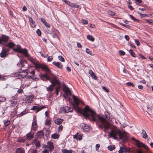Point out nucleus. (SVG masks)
Segmentation results:
<instances>
[{
	"instance_id": "10",
	"label": "nucleus",
	"mask_w": 153,
	"mask_h": 153,
	"mask_svg": "<svg viewBox=\"0 0 153 153\" xmlns=\"http://www.w3.org/2000/svg\"><path fill=\"white\" fill-rule=\"evenodd\" d=\"M34 97L33 95H30L27 97L25 99V101L26 103H30L32 101Z\"/></svg>"
},
{
	"instance_id": "31",
	"label": "nucleus",
	"mask_w": 153,
	"mask_h": 153,
	"mask_svg": "<svg viewBox=\"0 0 153 153\" xmlns=\"http://www.w3.org/2000/svg\"><path fill=\"white\" fill-rule=\"evenodd\" d=\"M27 113V112L26 111H23L22 112H21L20 113L18 114L17 115V117H20L23 115L26 114Z\"/></svg>"
},
{
	"instance_id": "29",
	"label": "nucleus",
	"mask_w": 153,
	"mask_h": 153,
	"mask_svg": "<svg viewBox=\"0 0 153 153\" xmlns=\"http://www.w3.org/2000/svg\"><path fill=\"white\" fill-rule=\"evenodd\" d=\"M51 137L53 139H56L59 137V135L57 134L54 133L52 135Z\"/></svg>"
},
{
	"instance_id": "47",
	"label": "nucleus",
	"mask_w": 153,
	"mask_h": 153,
	"mask_svg": "<svg viewBox=\"0 0 153 153\" xmlns=\"http://www.w3.org/2000/svg\"><path fill=\"white\" fill-rule=\"evenodd\" d=\"M36 32L39 36H40L41 34V31L39 29H37L36 30Z\"/></svg>"
},
{
	"instance_id": "45",
	"label": "nucleus",
	"mask_w": 153,
	"mask_h": 153,
	"mask_svg": "<svg viewBox=\"0 0 153 153\" xmlns=\"http://www.w3.org/2000/svg\"><path fill=\"white\" fill-rule=\"evenodd\" d=\"M42 65L37 64L36 65V68H41Z\"/></svg>"
},
{
	"instance_id": "27",
	"label": "nucleus",
	"mask_w": 153,
	"mask_h": 153,
	"mask_svg": "<svg viewBox=\"0 0 153 153\" xmlns=\"http://www.w3.org/2000/svg\"><path fill=\"white\" fill-rule=\"evenodd\" d=\"M87 38L89 40L94 42V37L90 35H88L87 36Z\"/></svg>"
},
{
	"instance_id": "17",
	"label": "nucleus",
	"mask_w": 153,
	"mask_h": 153,
	"mask_svg": "<svg viewBox=\"0 0 153 153\" xmlns=\"http://www.w3.org/2000/svg\"><path fill=\"white\" fill-rule=\"evenodd\" d=\"M125 151H126V147L124 146H121L118 151L119 153H126Z\"/></svg>"
},
{
	"instance_id": "42",
	"label": "nucleus",
	"mask_w": 153,
	"mask_h": 153,
	"mask_svg": "<svg viewBox=\"0 0 153 153\" xmlns=\"http://www.w3.org/2000/svg\"><path fill=\"white\" fill-rule=\"evenodd\" d=\"M126 84L128 86H131L132 87H134V85L133 83H131L130 82H128Z\"/></svg>"
},
{
	"instance_id": "34",
	"label": "nucleus",
	"mask_w": 153,
	"mask_h": 153,
	"mask_svg": "<svg viewBox=\"0 0 153 153\" xmlns=\"http://www.w3.org/2000/svg\"><path fill=\"white\" fill-rule=\"evenodd\" d=\"M40 142L39 141H36V142H35V143H34L36 148L39 147L40 146Z\"/></svg>"
},
{
	"instance_id": "39",
	"label": "nucleus",
	"mask_w": 153,
	"mask_h": 153,
	"mask_svg": "<svg viewBox=\"0 0 153 153\" xmlns=\"http://www.w3.org/2000/svg\"><path fill=\"white\" fill-rule=\"evenodd\" d=\"M86 52L87 53L90 55H92L91 51L88 48H86Z\"/></svg>"
},
{
	"instance_id": "57",
	"label": "nucleus",
	"mask_w": 153,
	"mask_h": 153,
	"mask_svg": "<svg viewBox=\"0 0 153 153\" xmlns=\"http://www.w3.org/2000/svg\"><path fill=\"white\" fill-rule=\"evenodd\" d=\"M23 91V90L22 89H19L18 90L17 92L19 94L22 93Z\"/></svg>"
},
{
	"instance_id": "14",
	"label": "nucleus",
	"mask_w": 153,
	"mask_h": 153,
	"mask_svg": "<svg viewBox=\"0 0 153 153\" xmlns=\"http://www.w3.org/2000/svg\"><path fill=\"white\" fill-rule=\"evenodd\" d=\"M8 38V36H3L1 38H0V44H3L4 42H7Z\"/></svg>"
},
{
	"instance_id": "18",
	"label": "nucleus",
	"mask_w": 153,
	"mask_h": 153,
	"mask_svg": "<svg viewBox=\"0 0 153 153\" xmlns=\"http://www.w3.org/2000/svg\"><path fill=\"white\" fill-rule=\"evenodd\" d=\"M88 73L92 78L95 80H97V78L96 76L95 73L92 71V70H89Z\"/></svg>"
},
{
	"instance_id": "55",
	"label": "nucleus",
	"mask_w": 153,
	"mask_h": 153,
	"mask_svg": "<svg viewBox=\"0 0 153 153\" xmlns=\"http://www.w3.org/2000/svg\"><path fill=\"white\" fill-rule=\"evenodd\" d=\"M25 140L24 139H20L18 140V141L19 142H25Z\"/></svg>"
},
{
	"instance_id": "28",
	"label": "nucleus",
	"mask_w": 153,
	"mask_h": 153,
	"mask_svg": "<svg viewBox=\"0 0 153 153\" xmlns=\"http://www.w3.org/2000/svg\"><path fill=\"white\" fill-rule=\"evenodd\" d=\"M15 45V44L13 42H10L8 43L7 46L9 48H11L14 47Z\"/></svg>"
},
{
	"instance_id": "19",
	"label": "nucleus",
	"mask_w": 153,
	"mask_h": 153,
	"mask_svg": "<svg viewBox=\"0 0 153 153\" xmlns=\"http://www.w3.org/2000/svg\"><path fill=\"white\" fill-rule=\"evenodd\" d=\"M48 148L50 151H52L54 149V146L53 143L51 142H48Z\"/></svg>"
},
{
	"instance_id": "61",
	"label": "nucleus",
	"mask_w": 153,
	"mask_h": 153,
	"mask_svg": "<svg viewBox=\"0 0 153 153\" xmlns=\"http://www.w3.org/2000/svg\"><path fill=\"white\" fill-rule=\"evenodd\" d=\"M27 8L25 6H23V8H22V10L23 11H25L27 10Z\"/></svg>"
},
{
	"instance_id": "40",
	"label": "nucleus",
	"mask_w": 153,
	"mask_h": 153,
	"mask_svg": "<svg viewBox=\"0 0 153 153\" xmlns=\"http://www.w3.org/2000/svg\"><path fill=\"white\" fill-rule=\"evenodd\" d=\"M50 133V131L48 130H47L46 131L45 136L46 137H48L49 136Z\"/></svg>"
},
{
	"instance_id": "26",
	"label": "nucleus",
	"mask_w": 153,
	"mask_h": 153,
	"mask_svg": "<svg viewBox=\"0 0 153 153\" xmlns=\"http://www.w3.org/2000/svg\"><path fill=\"white\" fill-rule=\"evenodd\" d=\"M62 152L63 153H72L73 151L71 149L68 150L66 149H63L62 150Z\"/></svg>"
},
{
	"instance_id": "9",
	"label": "nucleus",
	"mask_w": 153,
	"mask_h": 153,
	"mask_svg": "<svg viewBox=\"0 0 153 153\" xmlns=\"http://www.w3.org/2000/svg\"><path fill=\"white\" fill-rule=\"evenodd\" d=\"M41 68L44 71H45L48 75L51 74V70L45 65H42Z\"/></svg>"
},
{
	"instance_id": "33",
	"label": "nucleus",
	"mask_w": 153,
	"mask_h": 153,
	"mask_svg": "<svg viewBox=\"0 0 153 153\" xmlns=\"http://www.w3.org/2000/svg\"><path fill=\"white\" fill-rule=\"evenodd\" d=\"M129 52L132 56L133 57H135V53L133 51V50H132L130 49Z\"/></svg>"
},
{
	"instance_id": "6",
	"label": "nucleus",
	"mask_w": 153,
	"mask_h": 153,
	"mask_svg": "<svg viewBox=\"0 0 153 153\" xmlns=\"http://www.w3.org/2000/svg\"><path fill=\"white\" fill-rule=\"evenodd\" d=\"M80 126L81 128L85 132H88L90 130L89 127L88 125L85 123H82L80 124Z\"/></svg>"
},
{
	"instance_id": "7",
	"label": "nucleus",
	"mask_w": 153,
	"mask_h": 153,
	"mask_svg": "<svg viewBox=\"0 0 153 153\" xmlns=\"http://www.w3.org/2000/svg\"><path fill=\"white\" fill-rule=\"evenodd\" d=\"M61 112L63 113H68L73 111V108L68 106H65L61 108Z\"/></svg>"
},
{
	"instance_id": "35",
	"label": "nucleus",
	"mask_w": 153,
	"mask_h": 153,
	"mask_svg": "<svg viewBox=\"0 0 153 153\" xmlns=\"http://www.w3.org/2000/svg\"><path fill=\"white\" fill-rule=\"evenodd\" d=\"M4 123L5 125L6 126H8L10 123V121L8 120H7L6 121L5 120L4 121Z\"/></svg>"
},
{
	"instance_id": "36",
	"label": "nucleus",
	"mask_w": 153,
	"mask_h": 153,
	"mask_svg": "<svg viewBox=\"0 0 153 153\" xmlns=\"http://www.w3.org/2000/svg\"><path fill=\"white\" fill-rule=\"evenodd\" d=\"M138 13L140 15L141 17H144L146 16H148V15L147 14H142L141 13L139 12Z\"/></svg>"
},
{
	"instance_id": "22",
	"label": "nucleus",
	"mask_w": 153,
	"mask_h": 153,
	"mask_svg": "<svg viewBox=\"0 0 153 153\" xmlns=\"http://www.w3.org/2000/svg\"><path fill=\"white\" fill-rule=\"evenodd\" d=\"M24 149L22 148H19L16 149V153H24Z\"/></svg>"
},
{
	"instance_id": "58",
	"label": "nucleus",
	"mask_w": 153,
	"mask_h": 153,
	"mask_svg": "<svg viewBox=\"0 0 153 153\" xmlns=\"http://www.w3.org/2000/svg\"><path fill=\"white\" fill-rule=\"evenodd\" d=\"M109 15H114L115 14V13L114 12H113L112 11H110L109 12Z\"/></svg>"
},
{
	"instance_id": "4",
	"label": "nucleus",
	"mask_w": 153,
	"mask_h": 153,
	"mask_svg": "<svg viewBox=\"0 0 153 153\" xmlns=\"http://www.w3.org/2000/svg\"><path fill=\"white\" fill-rule=\"evenodd\" d=\"M21 71L19 72V78H23L25 77L27 74V70L26 69L24 70H21Z\"/></svg>"
},
{
	"instance_id": "52",
	"label": "nucleus",
	"mask_w": 153,
	"mask_h": 153,
	"mask_svg": "<svg viewBox=\"0 0 153 153\" xmlns=\"http://www.w3.org/2000/svg\"><path fill=\"white\" fill-rule=\"evenodd\" d=\"M72 7L78 8L79 7V5L75 4H72Z\"/></svg>"
},
{
	"instance_id": "51",
	"label": "nucleus",
	"mask_w": 153,
	"mask_h": 153,
	"mask_svg": "<svg viewBox=\"0 0 153 153\" xmlns=\"http://www.w3.org/2000/svg\"><path fill=\"white\" fill-rule=\"evenodd\" d=\"M100 147V145L99 144H97L95 146L96 150L97 151H98V150L99 149Z\"/></svg>"
},
{
	"instance_id": "32",
	"label": "nucleus",
	"mask_w": 153,
	"mask_h": 153,
	"mask_svg": "<svg viewBox=\"0 0 153 153\" xmlns=\"http://www.w3.org/2000/svg\"><path fill=\"white\" fill-rule=\"evenodd\" d=\"M115 146L114 145H110L108 146V149L110 151H112L115 149Z\"/></svg>"
},
{
	"instance_id": "62",
	"label": "nucleus",
	"mask_w": 153,
	"mask_h": 153,
	"mask_svg": "<svg viewBox=\"0 0 153 153\" xmlns=\"http://www.w3.org/2000/svg\"><path fill=\"white\" fill-rule=\"evenodd\" d=\"M95 26L94 25L91 24L90 25V28H95Z\"/></svg>"
},
{
	"instance_id": "48",
	"label": "nucleus",
	"mask_w": 153,
	"mask_h": 153,
	"mask_svg": "<svg viewBox=\"0 0 153 153\" xmlns=\"http://www.w3.org/2000/svg\"><path fill=\"white\" fill-rule=\"evenodd\" d=\"M119 53L120 55H124L125 54V53L124 51H119Z\"/></svg>"
},
{
	"instance_id": "41",
	"label": "nucleus",
	"mask_w": 153,
	"mask_h": 153,
	"mask_svg": "<svg viewBox=\"0 0 153 153\" xmlns=\"http://www.w3.org/2000/svg\"><path fill=\"white\" fill-rule=\"evenodd\" d=\"M53 59V56H48L47 58V61L48 62H50Z\"/></svg>"
},
{
	"instance_id": "20",
	"label": "nucleus",
	"mask_w": 153,
	"mask_h": 153,
	"mask_svg": "<svg viewBox=\"0 0 153 153\" xmlns=\"http://www.w3.org/2000/svg\"><path fill=\"white\" fill-rule=\"evenodd\" d=\"M26 62L27 61H23L22 60H20L19 62L18 63L17 65L19 67L22 68L25 66V65L24 64V63Z\"/></svg>"
},
{
	"instance_id": "25",
	"label": "nucleus",
	"mask_w": 153,
	"mask_h": 153,
	"mask_svg": "<svg viewBox=\"0 0 153 153\" xmlns=\"http://www.w3.org/2000/svg\"><path fill=\"white\" fill-rule=\"evenodd\" d=\"M141 134L143 135V137L144 138H147L148 137V136L146 132V131L144 130H142Z\"/></svg>"
},
{
	"instance_id": "5",
	"label": "nucleus",
	"mask_w": 153,
	"mask_h": 153,
	"mask_svg": "<svg viewBox=\"0 0 153 153\" xmlns=\"http://www.w3.org/2000/svg\"><path fill=\"white\" fill-rule=\"evenodd\" d=\"M136 142L137 143L136 145L137 147H143L146 149L147 150H149V148L147 146L142 143L140 142L139 140H137Z\"/></svg>"
},
{
	"instance_id": "59",
	"label": "nucleus",
	"mask_w": 153,
	"mask_h": 153,
	"mask_svg": "<svg viewBox=\"0 0 153 153\" xmlns=\"http://www.w3.org/2000/svg\"><path fill=\"white\" fill-rule=\"evenodd\" d=\"M62 0L65 3L67 4H69L70 3V2L69 1H67V0Z\"/></svg>"
},
{
	"instance_id": "46",
	"label": "nucleus",
	"mask_w": 153,
	"mask_h": 153,
	"mask_svg": "<svg viewBox=\"0 0 153 153\" xmlns=\"http://www.w3.org/2000/svg\"><path fill=\"white\" fill-rule=\"evenodd\" d=\"M42 153H49V150L47 149H45L42 151Z\"/></svg>"
},
{
	"instance_id": "56",
	"label": "nucleus",
	"mask_w": 153,
	"mask_h": 153,
	"mask_svg": "<svg viewBox=\"0 0 153 153\" xmlns=\"http://www.w3.org/2000/svg\"><path fill=\"white\" fill-rule=\"evenodd\" d=\"M125 39L127 40L128 41L129 39V37L128 35H126L125 36Z\"/></svg>"
},
{
	"instance_id": "12",
	"label": "nucleus",
	"mask_w": 153,
	"mask_h": 153,
	"mask_svg": "<svg viewBox=\"0 0 153 153\" xmlns=\"http://www.w3.org/2000/svg\"><path fill=\"white\" fill-rule=\"evenodd\" d=\"M45 108V106L39 107V106H33L31 109L32 110H36V112H38L44 108Z\"/></svg>"
},
{
	"instance_id": "23",
	"label": "nucleus",
	"mask_w": 153,
	"mask_h": 153,
	"mask_svg": "<svg viewBox=\"0 0 153 153\" xmlns=\"http://www.w3.org/2000/svg\"><path fill=\"white\" fill-rule=\"evenodd\" d=\"M63 120L61 119H58L56 120H55L54 122L56 124L59 125L62 123L63 121Z\"/></svg>"
},
{
	"instance_id": "53",
	"label": "nucleus",
	"mask_w": 153,
	"mask_h": 153,
	"mask_svg": "<svg viewBox=\"0 0 153 153\" xmlns=\"http://www.w3.org/2000/svg\"><path fill=\"white\" fill-rule=\"evenodd\" d=\"M129 16H130V17L131 18V19H133L135 21L136 20V19L134 18V17L132 15H129Z\"/></svg>"
},
{
	"instance_id": "11",
	"label": "nucleus",
	"mask_w": 153,
	"mask_h": 153,
	"mask_svg": "<svg viewBox=\"0 0 153 153\" xmlns=\"http://www.w3.org/2000/svg\"><path fill=\"white\" fill-rule=\"evenodd\" d=\"M34 121L33 122L31 127V130L32 131H35L37 129V124L36 122V120L33 119Z\"/></svg>"
},
{
	"instance_id": "43",
	"label": "nucleus",
	"mask_w": 153,
	"mask_h": 153,
	"mask_svg": "<svg viewBox=\"0 0 153 153\" xmlns=\"http://www.w3.org/2000/svg\"><path fill=\"white\" fill-rule=\"evenodd\" d=\"M77 136L76 137V138L77 139H79V140H81L82 139V137L81 135H77V134H76L75 136Z\"/></svg>"
},
{
	"instance_id": "50",
	"label": "nucleus",
	"mask_w": 153,
	"mask_h": 153,
	"mask_svg": "<svg viewBox=\"0 0 153 153\" xmlns=\"http://www.w3.org/2000/svg\"><path fill=\"white\" fill-rule=\"evenodd\" d=\"M102 88L103 90L107 92H108L109 91L108 90L107 88L105 86H103L102 87Z\"/></svg>"
},
{
	"instance_id": "64",
	"label": "nucleus",
	"mask_w": 153,
	"mask_h": 153,
	"mask_svg": "<svg viewBox=\"0 0 153 153\" xmlns=\"http://www.w3.org/2000/svg\"><path fill=\"white\" fill-rule=\"evenodd\" d=\"M139 56H140V57L142 58V59H145L146 58L145 57V56H143L142 54H140L139 55Z\"/></svg>"
},
{
	"instance_id": "30",
	"label": "nucleus",
	"mask_w": 153,
	"mask_h": 153,
	"mask_svg": "<svg viewBox=\"0 0 153 153\" xmlns=\"http://www.w3.org/2000/svg\"><path fill=\"white\" fill-rule=\"evenodd\" d=\"M47 90L48 91H52L53 90V88L52 85H51L48 87L47 88Z\"/></svg>"
},
{
	"instance_id": "16",
	"label": "nucleus",
	"mask_w": 153,
	"mask_h": 153,
	"mask_svg": "<svg viewBox=\"0 0 153 153\" xmlns=\"http://www.w3.org/2000/svg\"><path fill=\"white\" fill-rule=\"evenodd\" d=\"M53 64L59 68L62 69L63 68V65L60 62H54Z\"/></svg>"
},
{
	"instance_id": "8",
	"label": "nucleus",
	"mask_w": 153,
	"mask_h": 153,
	"mask_svg": "<svg viewBox=\"0 0 153 153\" xmlns=\"http://www.w3.org/2000/svg\"><path fill=\"white\" fill-rule=\"evenodd\" d=\"M63 90L67 96H68V95H71V92L69 88L65 85H64L63 87Z\"/></svg>"
},
{
	"instance_id": "44",
	"label": "nucleus",
	"mask_w": 153,
	"mask_h": 153,
	"mask_svg": "<svg viewBox=\"0 0 153 153\" xmlns=\"http://www.w3.org/2000/svg\"><path fill=\"white\" fill-rule=\"evenodd\" d=\"M82 22L84 25L88 24V22L87 20L83 19H82Z\"/></svg>"
},
{
	"instance_id": "24",
	"label": "nucleus",
	"mask_w": 153,
	"mask_h": 153,
	"mask_svg": "<svg viewBox=\"0 0 153 153\" xmlns=\"http://www.w3.org/2000/svg\"><path fill=\"white\" fill-rule=\"evenodd\" d=\"M36 135L38 137L41 138L42 137H43L44 133L43 132L41 131L38 132L37 133Z\"/></svg>"
},
{
	"instance_id": "13",
	"label": "nucleus",
	"mask_w": 153,
	"mask_h": 153,
	"mask_svg": "<svg viewBox=\"0 0 153 153\" xmlns=\"http://www.w3.org/2000/svg\"><path fill=\"white\" fill-rule=\"evenodd\" d=\"M8 51V49L3 48L2 52L0 53V56L1 57H5L7 55V53Z\"/></svg>"
},
{
	"instance_id": "60",
	"label": "nucleus",
	"mask_w": 153,
	"mask_h": 153,
	"mask_svg": "<svg viewBox=\"0 0 153 153\" xmlns=\"http://www.w3.org/2000/svg\"><path fill=\"white\" fill-rule=\"evenodd\" d=\"M50 120H46V124L47 125H49L50 124Z\"/></svg>"
},
{
	"instance_id": "54",
	"label": "nucleus",
	"mask_w": 153,
	"mask_h": 153,
	"mask_svg": "<svg viewBox=\"0 0 153 153\" xmlns=\"http://www.w3.org/2000/svg\"><path fill=\"white\" fill-rule=\"evenodd\" d=\"M146 21L148 22L149 23V24L152 25L153 24V22L152 21H150L148 19H146Z\"/></svg>"
},
{
	"instance_id": "21",
	"label": "nucleus",
	"mask_w": 153,
	"mask_h": 153,
	"mask_svg": "<svg viewBox=\"0 0 153 153\" xmlns=\"http://www.w3.org/2000/svg\"><path fill=\"white\" fill-rule=\"evenodd\" d=\"M41 21L45 25L48 27H50V25L47 23L46 20L43 18H41Z\"/></svg>"
},
{
	"instance_id": "63",
	"label": "nucleus",
	"mask_w": 153,
	"mask_h": 153,
	"mask_svg": "<svg viewBox=\"0 0 153 153\" xmlns=\"http://www.w3.org/2000/svg\"><path fill=\"white\" fill-rule=\"evenodd\" d=\"M131 152V151L130 150V149H128L126 148V151H125V153L126 152L128 153H130Z\"/></svg>"
},
{
	"instance_id": "49",
	"label": "nucleus",
	"mask_w": 153,
	"mask_h": 153,
	"mask_svg": "<svg viewBox=\"0 0 153 153\" xmlns=\"http://www.w3.org/2000/svg\"><path fill=\"white\" fill-rule=\"evenodd\" d=\"M135 43L137 44V46H138L140 45V43L139 42L138 40H137V39H135Z\"/></svg>"
},
{
	"instance_id": "2",
	"label": "nucleus",
	"mask_w": 153,
	"mask_h": 153,
	"mask_svg": "<svg viewBox=\"0 0 153 153\" xmlns=\"http://www.w3.org/2000/svg\"><path fill=\"white\" fill-rule=\"evenodd\" d=\"M43 79V78H45L49 80L50 82L52 83H56L58 85H59L60 84V83L58 81V80L57 79L56 77H54V78H53L52 79V81L50 79V78L48 75L47 74H42L39 75Z\"/></svg>"
},
{
	"instance_id": "1",
	"label": "nucleus",
	"mask_w": 153,
	"mask_h": 153,
	"mask_svg": "<svg viewBox=\"0 0 153 153\" xmlns=\"http://www.w3.org/2000/svg\"><path fill=\"white\" fill-rule=\"evenodd\" d=\"M72 96L74 101V108L82 113L86 119H88L91 121L96 122L97 124L100 123L101 124L99 125V127L102 128H104L105 131L106 130L111 129V132L108 136V137H113L114 139L117 140L118 138L116 136H117L120 139L123 141L127 140L128 137V134L127 132L124 130L121 131L117 129L116 126L111 127L110 118L108 113H106L105 116L101 114L97 115L94 111L90 108L88 105H86L84 109H81L79 107V100L74 95H73Z\"/></svg>"
},
{
	"instance_id": "3",
	"label": "nucleus",
	"mask_w": 153,
	"mask_h": 153,
	"mask_svg": "<svg viewBox=\"0 0 153 153\" xmlns=\"http://www.w3.org/2000/svg\"><path fill=\"white\" fill-rule=\"evenodd\" d=\"M13 50L15 52H20L22 54H24L26 57H27L28 56L27 50L25 49L22 48L21 46L19 45H17V48H13Z\"/></svg>"
},
{
	"instance_id": "15",
	"label": "nucleus",
	"mask_w": 153,
	"mask_h": 153,
	"mask_svg": "<svg viewBox=\"0 0 153 153\" xmlns=\"http://www.w3.org/2000/svg\"><path fill=\"white\" fill-rule=\"evenodd\" d=\"M34 133L30 132L28 133L26 135V138L28 140H30L34 137Z\"/></svg>"
},
{
	"instance_id": "37",
	"label": "nucleus",
	"mask_w": 153,
	"mask_h": 153,
	"mask_svg": "<svg viewBox=\"0 0 153 153\" xmlns=\"http://www.w3.org/2000/svg\"><path fill=\"white\" fill-rule=\"evenodd\" d=\"M32 27H35L36 25V23L35 22L33 21L30 23Z\"/></svg>"
},
{
	"instance_id": "38",
	"label": "nucleus",
	"mask_w": 153,
	"mask_h": 153,
	"mask_svg": "<svg viewBox=\"0 0 153 153\" xmlns=\"http://www.w3.org/2000/svg\"><path fill=\"white\" fill-rule=\"evenodd\" d=\"M59 60L62 62H64L65 60L64 58L61 56H58Z\"/></svg>"
}]
</instances>
